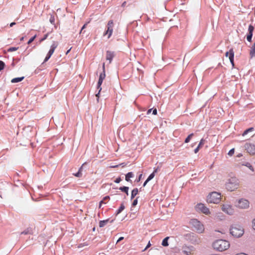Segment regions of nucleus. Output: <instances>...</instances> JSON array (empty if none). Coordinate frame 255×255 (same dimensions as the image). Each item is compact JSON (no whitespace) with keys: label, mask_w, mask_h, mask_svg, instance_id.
<instances>
[{"label":"nucleus","mask_w":255,"mask_h":255,"mask_svg":"<svg viewBox=\"0 0 255 255\" xmlns=\"http://www.w3.org/2000/svg\"><path fill=\"white\" fill-rule=\"evenodd\" d=\"M234 152H235V149L233 148H232L231 149H230L229 150V151L228 152V154L229 156H232L234 154Z\"/></svg>","instance_id":"40"},{"label":"nucleus","mask_w":255,"mask_h":255,"mask_svg":"<svg viewBox=\"0 0 255 255\" xmlns=\"http://www.w3.org/2000/svg\"><path fill=\"white\" fill-rule=\"evenodd\" d=\"M252 226L253 229L255 230V219H254L252 221Z\"/></svg>","instance_id":"47"},{"label":"nucleus","mask_w":255,"mask_h":255,"mask_svg":"<svg viewBox=\"0 0 255 255\" xmlns=\"http://www.w3.org/2000/svg\"><path fill=\"white\" fill-rule=\"evenodd\" d=\"M194 135V133H192L191 134H190L185 139V141H184V142L185 143H188L191 138L192 137V136Z\"/></svg>","instance_id":"27"},{"label":"nucleus","mask_w":255,"mask_h":255,"mask_svg":"<svg viewBox=\"0 0 255 255\" xmlns=\"http://www.w3.org/2000/svg\"><path fill=\"white\" fill-rule=\"evenodd\" d=\"M137 204V198H136L135 199H134L132 203V207H131V210H132V208L135 206Z\"/></svg>","instance_id":"42"},{"label":"nucleus","mask_w":255,"mask_h":255,"mask_svg":"<svg viewBox=\"0 0 255 255\" xmlns=\"http://www.w3.org/2000/svg\"><path fill=\"white\" fill-rule=\"evenodd\" d=\"M109 222V220H103L99 222V227L100 228L104 227Z\"/></svg>","instance_id":"26"},{"label":"nucleus","mask_w":255,"mask_h":255,"mask_svg":"<svg viewBox=\"0 0 255 255\" xmlns=\"http://www.w3.org/2000/svg\"><path fill=\"white\" fill-rule=\"evenodd\" d=\"M124 209H125V206H124V204H122L121 205V206L120 207V208H119V209L117 211V214H119L120 213H121L124 210Z\"/></svg>","instance_id":"29"},{"label":"nucleus","mask_w":255,"mask_h":255,"mask_svg":"<svg viewBox=\"0 0 255 255\" xmlns=\"http://www.w3.org/2000/svg\"><path fill=\"white\" fill-rule=\"evenodd\" d=\"M126 1H124V2L122 3V6L124 7V6H126Z\"/></svg>","instance_id":"55"},{"label":"nucleus","mask_w":255,"mask_h":255,"mask_svg":"<svg viewBox=\"0 0 255 255\" xmlns=\"http://www.w3.org/2000/svg\"><path fill=\"white\" fill-rule=\"evenodd\" d=\"M58 44L57 42H56L55 41H53L52 44L50 46V49L49 50L48 53L47 54V55L44 60V61L42 63V64L40 66V67H39L40 70H42L45 68V64L44 63L50 59V58L51 57L52 55L53 54L55 49L58 46Z\"/></svg>","instance_id":"4"},{"label":"nucleus","mask_w":255,"mask_h":255,"mask_svg":"<svg viewBox=\"0 0 255 255\" xmlns=\"http://www.w3.org/2000/svg\"><path fill=\"white\" fill-rule=\"evenodd\" d=\"M250 56L251 58H253L255 56V42L251 48L250 51Z\"/></svg>","instance_id":"18"},{"label":"nucleus","mask_w":255,"mask_h":255,"mask_svg":"<svg viewBox=\"0 0 255 255\" xmlns=\"http://www.w3.org/2000/svg\"><path fill=\"white\" fill-rule=\"evenodd\" d=\"M236 206L241 209H246L249 207V202L247 200L241 199L237 201Z\"/></svg>","instance_id":"10"},{"label":"nucleus","mask_w":255,"mask_h":255,"mask_svg":"<svg viewBox=\"0 0 255 255\" xmlns=\"http://www.w3.org/2000/svg\"><path fill=\"white\" fill-rule=\"evenodd\" d=\"M152 110V109H150L148 110L147 111V114H149V113H150Z\"/></svg>","instance_id":"60"},{"label":"nucleus","mask_w":255,"mask_h":255,"mask_svg":"<svg viewBox=\"0 0 255 255\" xmlns=\"http://www.w3.org/2000/svg\"><path fill=\"white\" fill-rule=\"evenodd\" d=\"M87 25V23H85V24H84V25L82 26V27L81 29L80 33H81L82 30L86 28Z\"/></svg>","instance_id":"48"},{"label":"nucleus","mask_w":255,"mask_h":255,"mask_svg":"<svg viewBox=\"0 0 255 255\" xmlns=\"http://www.w3.org/2000/svg\"><path fill=\"white\" fill-rule=\"evenodd\" d=\"M137 192H131V198H133L137 194Z\"/></svg>","instance_id":"49"},{"label":"nucleus","mask_w":255,"mask_h":255,"mask_svg":"<svg viewBox=\"0 0 255 255\" xmlns=\"http://www.w3.org/2000/svg\"><path fill=\"white\" fill-rule=\"evenodd\" d=\"M123 239H124V237H120V238L118 239V240L117 241V243H118V242H119L121 241H122V240H123Z\"/></svg>","instance_id":"54"},{"label":"nucleus","mask_w":255,"mask_h":255,"mask_svg":"<svg viewBox=\"0 0 255 255\" xmlns=\"http://www.w3.org/2000/svg\"><path fill=\"white\" fill-rule=\"evenodd\" d=\"M120 165H119V164L116 165L112 166V167H113V168H117V167H118Z\"/></svg>","instance_id":"59"},{"label":"nucleus","mask_w":255,"mask_h":255,"mask_svg":"<svg viewBox=\"0 0 255 255\" xmlns=\"http://www.w3.org/2000/svg\"><path fill=\"white\" fill-rule=\"evenodd\" d=\"M49 21L52 24L55 25V17L53 14L50 15Z\"/></svg>","instance_id":"28"},{"label":"nucleus","mask_w":255,"mask_h":255,"mask_svg":"<svg viewBox=\"0 0 255 255\" xmlns=\"http://www.w3.org/2000/svg\"><path fill=\"white\" fill-rule=\"evenodd\" d=\"M212 246L215 250L223 252L228 250L230 246V244L228 241L218 240L213 243Z\"/></svg>","instance_id":"1"},{"label":"nucleus","mask_w":255,"mask_h":255,"mask_svg":"<svg viewBox=\"0 0 255 255\" xmlns=\"http://www.w3.org/2000/svg\"><path fill=\"white\" fill-rule=\"evenodd\" d=\"M222 198L220 192H210L207 196V202L209 203L218 204Z\"/></svg>","instance_id":"3"},{"label":"nucleus","mask_w":255,"mask_h":255,"mask_svg":"<svg viewBox=\"0 0 255 255\" xmlns=\"http://www.w3.org/2000/svg\"><path fill=\"white\" fill-rule=\"evenodd\" d=\"M102 188H104L105 189L109 190H111L112 189H118V188L115 187V185L113 183H110V184L108 183V184H104L102 186Z\"/></svg>","instance_id":"17"},{"label":"nucleus","mask_w":255,"mask_h":255,"mask_svg":"<svg viewBox=\"0 0 255 255\" xmlns=\"http://www.w3.org/2000/svg\"><path fill=\"white\" fill-rule=\"evenodd\" d=\"M195 210L199 213H203L206 215H209L211 214L210 209L204 204L201 203H198L195 206Z\"/></svg>","instance_id":"7"},{"label":"nucleus","mask_w":255,"mask_h":255,"mask_svg":"<svg viewBox=\"0 0 255 255\" xmlns=\"http://www.w3.org/2000/svg\"><path fill=\"white\" fill-rule=\"evenodd\" d=\"M236 255H248L246 254H245V253H240V254H238Z\"/></svg>","instance_id":"57"},{"label":"nucleus","mask_w":255,"mask_h":255,"mask_svg":"<svg viewBox=\"0 0 255 255\" xmlns=\"http://www.w3.org/2000/svg\"><path fill=\"white\" fill-rule=\"evenodd\" d=\"M23 39H24V37H22L21 38H20V41H23Z\"/></svg>","instance_id":"64"},{"label":"nucleus","mask_w":255,"mask_h":255,"mask_svg":"<svg viewBox=\"0 0 255 255\" xmlns=\"http://www.w3.org/2000/svg\"><path fill=\"white\" fill-rule=\"evenodd\" d=\"M103 71L101 72L99 76V80L97 84V89L99 90V92L102 90L101 85L102 84L103 80L105 79L106 77L105 74V65L104 63L102 66Z\"/></svg>","instance_id":"8"},{"label":"nucleus","mask_w":255,"mask_h":255,"mask_svg":"<svg viewBox=\"0 0 255 255\" xmlns=\"http://www.w3.org/2000/svg\"><path fill=\"white\" fill-rule=\"evenodd\" d=\"M190 225L194 228L197 232L202 233L204 231V225L196 219H191L190 221Z\"/></svg>","instance_id":"6"},{"label":"nucleus","mask_w":255,"mask_h":255,"mask_svg":"<svg viewBox=\"0 0 255 255\" xmlns=\"http://www.w3.org/2000/svg\"><path fill=\"white\" fill-rule=\"evenodd\" d=\"M230 231L231 234L236 238L241 237L244 233V228L238 225L232 226L231 227Z\"/></svg>","instance_id":"5"},{"label":"nucleus","mask_w":255,"mask_h":255,"mask_svg":"<svg viewBox=\"0 0 255 255\" xmlns=\"http://www.w3.org/2000/svg\"><path fill=\"white\" fill-rule=\"evenodd\" d=\"M134 174L132 172H129L126 175L125 179L127 181L129 182L130 181V178L133 177Z\"/></svg>","instance_id":"20"},{"label":"nucleus","mask_w":255,"mask_h":255,"mask_svg":"<svg viewBox=\"0 0 255 255\" xmlns=\"http://www.w3.org/2000/svg\"><path fill=\"white\" fill-rule=\"evenodd\" d=\"M48 35H49V33H47L45 34L43 36V37L42 38H41V39H40V40H39V42H40V43H41V42H42V41H44L45 40H46V39L47 38V37H48Z\"/></svg>","instance_id":"37"},{"label":"nucleus","mask_w":255,"mask_h":255,"mask_svg":"<svg viewBox=\"0 0 255 255\" xmlns=\"http://www.w3.org/2000/svg\"><path fill=\"white\" fill-rule=\"evenodd\" d=\"M107 29L104 34H108V38H109L113 33L114 22L112 20H109L107 24Z\"/></svg>","instance_id":"12"},{"label":"nucleus","mask_w":255,"mask_h":255,"mask_svg":"<svg viewBox=\"0 0 255 255\" xmlns=\"http://www.w3.org/2000/svg\"><path fill=\"white\" fill-rule=\"evenodd\" d=\"M182 253L185 255H192L194 252V248L193 246L184 245L182 247Z\"/></svg>","instance_id":"9"},{"label":"nucleus","mask_w":255,"mask_h":255,"mask_svg":"<svg viewBox=\"0 0 255 255\" xmlns=\"http://www.w3.org/2000/svg\"><path fill=\"white\" fill-rule=\"evenodd\" d=\"M254 130H255V129L254 128H253V127L250 128L244 131V132L242 134V135L245 136V135L247 134L248 133L254 131Z\"/></svg>","instance_id":"25"},{"label":"nucleus","mask_w":255,"mask_h":255,"mask_svg":"<svg viewBox=\"0 0 255 255\" xmlns=\"http://www.w3.org/2000/svg\"><path fill=\"white\" fill-rule=\"evenodd\" d=\"M239 187V180L235 177H232L228 180L226 187L228 191H234Z\"/></svg>","instance_id":"2"},{"label":"nucleus","mask_w":255,"mask_h":255,"mask_svg":"<svg viewBox=\"0 0 255 255\" xmlns=\"http://www.w3.org/2000/svg\"><path fill=\"white\" fill-rule=\"evenodd\" d=\"M254 30V27L252 25L250 24L249 26V28H248L249 33L253 34Z\"/></svg>","instance_id":"32"},{"label":"nucleus","mask_w":255,"mask_h":255,"mask_svg":"<svg viewBox=\"0 0 255 255\" xmlns=\"http://www.w3.org/2000/svg\"><path fill=\"white\" fill-rule=\"evenodd\" d=\"M120 165H122L123 167H124L125 166V163H121V164H120Z\"/></svg>","instance_id":"61"},{"label":"nucleus","mask_w":255,"mask_h":255,"mask_svg":"<svg viewBox=\"0 0 255 255\" xmlns=\"http://www.w3.org/2000/svg\"><path fill=\"white\" fill-rule=\"evenodd\" d=\"M24 77L23 76L21 77L14 78L11 80V82L12 83H18L22 81L24 79Z\"/></svg>","instance_id":"21"},{"label":"nucleus","mask_w":255,"mask_h":255,"mask_svg":"<svg viewBox=\"0 0 255 255\" xmlns=\"http://www.w3.org/2000/svg\"><path fill=\"white\" fill-rule=\"evenodd\" d=\"M121 178L120 177H119L115 179V180L114 181V182H115V183H120V182H121Z\"/></svg>","instance_id":"44"},{"label":"nucleus","mask_w":255,"mask_h":255,"mask_svg":"<svg viewBox=\"0 0 255 255\" xmlns=\"http://www.w3.org/2000/svg\"><path fill=\"white\" fill-rule=\"evenodd\" d=\"M248 164L249 165V166H248V165H247V166H248V167H249V168H250L251 170H252V171H253L254 170H253V166H252V165H251L249 163H248Z\"/></svg>","instance_id":"52"},{"label":"nucleus","mask_w":255,"mask_h":255,"mask_svg":"<svg viewBox=\"0 0 255 255\" xmlns=\"http://www.w3.org/2000/svg\"><path fill=\"white\" fill-rule=\"evenodd\" d=\"M119 189L120 190H121V191H128L129 188H128V187H127V186H123V187H120Z\"/></svg>","instance_id":"36"},{"label":"nucleus","mask_w":255,"mask_h":255,"mask_svg":"<svg viewBox=\"0 0 255 255\" xmlns=\"http://www.w3.org/2000/svg\"><path fill=\"white\" fill-rule=\"evenodd\" d=\"M205 140L204 139H201L199 143L198 144V145L197 146L198 148H200L201 146H202L204 143Z\"/></svg>","instance_id":"41"},{"label":"nucleus","mask_w":255,"mask_h":255,"mask_svg":"<svg viewBox=\"0 0 255 255\" xmlns=\"http://www.w3.org/2000/svg\"><path fill=\"white\" fill-rule=\"evenodd\" d=\"M11 66H12V67H14V66H15V63H14L13 62H12V63H11Z\"/></svg>","instance_id":"62"},{"label":"nucleus","mask_w":255,"mask_h":255,"mask_svg":"<svg viewBox=\"0 0 255 255\" xmlns=\"http://www.w3.org/2000/svg\"><path fill=\"white\" fill-rule=\"evenodd\" d=\"M142 174L140 173L138 177L135 180V182H139L142 178Z\"/></svg>","instance_id":"43"},{"label":"nucleus","mask_w":255,"mask_h":255,"mask_svg":"<svg viewBox=\"0 0 255 255\" xmlns=\"http://www.w3.org/2000/svg\"><path fill=\"white\" fill-rule=\"evenodd\" d=\"M169 239V237H166L165 238H164L162 242V243H161V245L163 246V247H167L168 246L169 244H168V239Z\"/></svg>","instance_id":"24"},{"label":"nucleus","mask_w":255,"mask_h":255,"mask_svg":"<svg viewBox=\"0 0 255 255\" xmlns=\"http://www.w3.org/2000/svg\"><path fill=\"white\" fill-rule=\"evenodd\" d=\"M245 148L246 150L251 154H255V145L246 143L245 145Z\"/></svg>","instance_id":"13"},{"label":"nucleus","mask_w":255,"mask_h":255,"mask_svg":"<svg viewBox=\"0 0 255 255\" xmlns=\"http://www.w3.org/2000/svg\"><path fill=\"white\" fill-rule=\"evenodd\" d=\"M5 66V63L2 61L0 60V71L3 70Z\"/></svg>","instance_id":"38"},{"label":"nucleus","mask_w":255,"mask_h":255,"mask_svg":"<svg viewBox=\"0 0 255 255\" xmlns=\"http://www.w3.org/2000/svg\"><path fill=\"white\" fill-rule=\"evenodd\" d=\"M131 191H138V190L137 188H135L134 189H133Z\"/></svg>","instance_id":"56"},{"label":"nucleus","mask_w":255,"mask_h":255,"mask_svg":"<svg viewBox=\"0 0 255 255\" xmlns=\"http://www.w3.org/2000/svg\"><path fill=\"white\" fill-rule=\"evenodd\" d=\"M199 148H198V147L197 146V147L194 149V152H195V153H197L199 151Z\"/></svg>","instance_id":"50"},{"label":"nucleus","mask_w":255,"mask_h":255,"mask_svg":"<svg viewBox=\"0 0 255 255\" xmlns=\"http://www.w3.org/2000/svg\"><path fill=\"white\" fill-rule=\"evenodd\" d=\"M3 186H5V187H7V186H9V185L6 182H1V183H0V190L2 189L1 188V187Z\"/></svg>","instance_id":"35"},{"label":"nucleus","mask_w":255,"mask_h":255,"mask_svg":"<svg viewBox=\"0 0 255 255\" xmlns=\"http://www.w3.org/2000/svg\"><path fill=\"white\" fill-rule=\"evenodd\" d=\"M115 55V54L114 51L107 50L106 51V60L109 61V63H111Z\"/></svg>","instance_id":"15"},{"label":"nucleus","mask_w":255,"mask_h":255,"mask_svg":"<svg viewBox=\"0 0 255 255\" xmlns=\"http://www.w3.org/2000/svg\"><path fill=\"white\" fill-rule=\"evenodd\" d=\"M45 195H42L39 192H32L31 194V197L33 201H37L40 200V199Z\"/></svg>","instance_id":"14"},{"label":"nucleus","mask_w":255,"mask_h":255,"mask_svg":"<svg viewBox=\"0 0 255 255\" xmlns=\"http://www.w3.org/2000/svg\"><path fill=\"white\" fill-rule=\"evenodd\" d=\"M71 49V47L69 50H68L67 51V52H66V54H68L69 53V52L70 51Z\"/></svg>","instance_id":"58"},{"label":"nucleus","mask_w":255,"mask_h":255,"mask_svg":"<svg viewBox=\"0 0 255 255\" xmlns=\"http://www.w3.org/2000/svg\"><path fill=\"white\" fill-rule=\"evenodd\" d=\"M36 37V35H34L33 36H32L31 38H30L29 39V40L28 41V42H27V44H30L32 42H33V41L34 40V39H35Z\"/></svg>","instance_id":"39"},{"label":"nucleus","mask_w":255,"mask_h":255,"mask_svg":"<svg viewBox=\"0 0 255 255\" xmlns=\"http://www.w3.org/2000/svg\"><path fill=\"white\" fill-rule=\"evenodd\" d=\"M253 35V34L250 33H248V34L247 35V40L249 42H251L252 41V39Z\"/></svg>","instance_id":"31"},{"label":"nucleus","mask_w":255,"mask_h":255,"mask_svg":"<svg viewBox=\"0 0 255 255\" xmlns=\"http://www.w3.org/2000/svg\"><path fill=\"white\" fill-rule=\"evenodd\" d=\"M100 93L99 91L98 92V93L96 94V96L99 97V94H100Z\"/></svg>","instance_id":"63"},{"label":"nucleus","mask_w":255,"mask_h":255,"mask_svg":"<svg viewBox=\"0 0 255 255\" xmlns=\"http://www.w3.org/2000/svg\"><path fill=\"white\" fill-rule=\"evenodd\" d=\"M157 168L155 169L154 170V171L148 176V177H147V178L146 179V180L145 181V182L143 183V186H145L146 185V184L149 181H150L151 179H152L154 178V177L155 176V173L157 172Z\"/></svg>","instance_id":"16"},{"label":"nucleus","mask_w":255,"mask_h":255,"mask_svg":"<svg viewBox=\"0 0 255 255\" xmlns=\"http://www.w3.org/2000/svg\"><path fill=\"white\" fill-rule=\"evenodd\" d=\"M152 114L154 115H157V110L156 108L155 109H152Z\"/></svg>","instance_id":"45"},{"label":"nucleus","mask_w":255,"mask_h":255,"mask_svg":"<svg viewBox=\"0 0 255 255\" xmlns=\"http://www.w3.org/2000/svg\"><path fill=\"white\" fill-rule=\"evenodd\" d=\"M232 51V52L233 53H234V50L233 48H231L230 49V50L229 51H227L226 53H225V56L226 57H229V58L230 59V54L231 53V51Z\"/></svg>","instance_id":"33"},{"label":"nucleus","mask_w":255,"mask_h":255,"mask_svg":"<svg viewBox=\"0 0 255 255\" xmlns=\"http://www.w3.org/2000/svg\"><path fill=\"white\" fill-rule=\"evenodd\" d=\"M224 215L222 213H218L216 214V218L220 220H222L224 219Z\"/></svg>","instance_id":"30"},{"label":"nucleus","mask_w":255,"mask_h":255,"mask_svg":"<svg viewBox=\"0 0 255 255\" xmlns=\"http://www.w3.org/2000/svg\"><path fill=\"white\" fill-rule=\"evenodd\" d=\"M151 246V244L150 243V242H148V244L147 245L146 248L143 250V251H145L148 248H149Z\"/></svg>","instance_id":"46"},{"label":"nucleus","mask_w":255,"mask_h":255,"mask_svg":"<svg viewBox=\"0 0 255 255\" xmlns=\"http://www.w3.org/2000/svg\"><path fill=\"white\" fill-rule=\"evenodd\" d=\"M110 199V197L107 196L105 197L102 200H101L100 202L99 208H101L102 204H106Z\"/></svg>","instance_id":"22"},{"label":"nucleus","mask_w":255,"mask_h":255,"mask_svg":"<svg viewBox=\"0 0 255 255\" xmlns=\"http://www.w3.org/2000/svg\"><path fill=\"white\" fill-rule=\"evenodd\" d=\"M18 49V47H9L7 49V51L8 52H13V51H16Z\"/></svg>","instance_id":"34"},{"label":"nucleus","mask_w":255,"mask_h":255,"mask_svg":"<svg viewBox=\"0 0 255 255\" xmlns=\"http://www.w3.org/2000/svg\"><path fill=\"white\" fill-rule=\"evenodd\" d=\"M16 24V23L15 22H12L11 23H10V27H12L13 25H15Z\"/></svg>","instance_id":"53"},{"label":"nucleus","mask_w":255,"mask_h":255,"mask_svg":"<svg viewBox=\"0 0 255 255\" xmlns=\"http://www.w3.org/2000/svg\"><path fill=\"white\" fill-rule=\"evenodd\" d=\"M29 231H25L22 232L21 233V234L27 235V234H29Z\"/></svg>","instance_id":"51"},{"label":"nucleus","mask_w":255,"mask_h":255,"mask_svg":"<svg viewBox=\"0 0 255 255\" xmlns=\"http://www.w3.org/2000/svg\"><path fill=\"white\" fill-rule=\"evenodd\" d=\"M222 210L226 214L232 215L234 213V210L233 207L228 204H223L221 207Z\"/></svg>","instance_id":"11"},{"label":"nucleus","mask_w":255,"mask_h":255,"mask_svg":"<svg viewBox=\"0 0 255 255\" xmlns=\"http://www.w3.org/2000/svg\"><path fill=\"white\" fill-rule=\"evenodd\" d=\"M230 61L232 65V67H234L235 64H234V53L232 52V51H231V53L230 54Z\"/></svg>","instance_id":"23"},{"label":"nucleus","mask_w":255,"mask_h":255,"mask_svg":"<svg viewBox=\"0 0 255 255\" xmlns=\"http://www.w3.org/2000/svg\"><path fill=\"white\" fill-rule=\"evenodd\" d=\"M86 164V163H84L82 164V165L81 166V167L79 169V170L78 171L74 174V176H75L76 177H81L82 175V170L83 168V167L85 166V165Z\"/></svg>","instance_id":"19"}]
</instances>
